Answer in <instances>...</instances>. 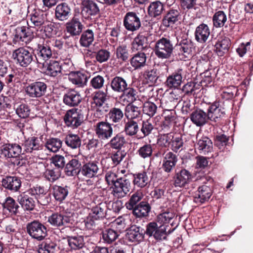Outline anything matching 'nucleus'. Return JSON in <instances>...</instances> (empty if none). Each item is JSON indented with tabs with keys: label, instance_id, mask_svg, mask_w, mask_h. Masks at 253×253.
I'll use <instances>...</instances> for the list:
<instances>
[{
	"label": "nucleus",
	"instance_id": "obj_29",
	"mask_svg": "<svg viewBox=\"0 0 253 253\" xmlns=\"http://www.w3.org/2000/svg\"><path fill=\"white\" fill-rule=\"evenodd\" d=\"M151 209V207L150 204L147 201H142L131 210L132 214L136 218L141 219L149 216Z\"/></svg>",
	"mask_w": 253,
	"mask_h": 253
},
{
	"label": "nucleus",
	"instance_id": "obj_31",
	"mask_svg": "<svg viewBox=\"0 0 253 253\" xmlns=\"http://www.w3.org/2000/svg\"><path fill=\"white\" fill-rule=\"evenodd\" d=\"M210 34L209 26L206 24L202 23L196 28L194 33L195 40L200 43H204L208 40Z\"/></svg>",
	"mask_w": 253,
	"mask_h": 253
},
{
	"label": "nucleus",
	"instance_id": "obj_52",
	"mask_svg": "<svg viewBox=\"0 0 253 253\" xmlns=\"http://www.w3.org/2000/svg\"><path fill=\"white\" fill-rule=\"evenodd\" d=\"M65 143L68 147L76 149L80 148L82 140L79 135L69 133L65 138Z\"/></svg>",
	"mask_w": 253,
	"mask_h": 253
},
{
	"label": "nucleus",
	"instance_id": "obj_44",
	"mask_svg": "<svg viewBox=\"0 0 253 253\" xmlns=\"http://www.w3.org/2000/svg\"><path fill=\"white\" fill-rule=\"evenodd\" d=\"M197 148L200 153L206 155L212 151V142L208 137L203 136L198 141Z\"/></svg>",
	"mask_w": 253,
	"mask_h": 253
},
{
	"label": "nucleus",
	"instance_id": "obj_43",
	"mask_svg": "<svg viewBox=\"0 0 253 253\" xmlns=\"http://www.w3.org/2000/svg\"><path fill=\"white\" fill-rule=\"evenodd\" d=\"M147 58L144 52H138L130 58V64L135 70L141 69L146 65Z\"/></svg>",
	"mask_w": 253,
	"mask_h": 253
},
{
	"label": "nucleus",
	"instance_id": "obj_9",
	"mask_svg": "<svg viewBox=\"0 0 253 253\" xmlns=\"http://www.w3.org/2000/svg\"><path fill=\"white\" fill-rule=\"evenodd\" d=\"M66 125L73 128H77L84 121V115L81 109L72 108L68 110L64 116Z\"/></svg>",
	"mask_w": 253,
	"mask_h": 253
},
{
	"label": "nucleus",
	"instance_id": "obj_4",
	"mask_svg": "<svg viewBox=\"0 0 253 253\" xmlns=\"http://www.w3.org/2000/svg\"><path fill=\"white\" fill-rule=\"evenodd\" d=\"M34 51L35 52L34 53L35 60L38 68L44 67L45 63L49 60L52 56L51 47L47 42L39 43L35 47Z\"/></svg>",
	"mask_w": 253,
	"mask_h": 253
},
{
	"label": "nucleus",
	"instance_id": "obj_3",
	"mask_svg": "<svg viewBox=\"0 0 253 253\" xmlns=\"http://www.w3.org/2000/svg\"><path fill=\"white\" fill-rule=\"evenodd\" d=\"M168 225H158L155 221L147 223L144 230V234L149 238H153L157 242H162L167 239V236L170 233L167 231Z\"/></svg>",
	"mask_w": 253,
	"mask_h": 253
},
{
	"label": "nucleus",
	"instance_id": "obj_45",
	"mask_svg": "<svg viewBox=\"0 0 253 253\" xmlns=\"http://www.w3.org/2000/svg\"><path fill=\"white\" fill-rule=\"evenodd\" d=\"M68 245L71 250L83 249L85 247L84 237L83 236H72L67 237Z\"/></svg>",
	"mask_w": 253,
	"mask_h": 253
},
{
	"label": "nucleus",
	"instance_id": "obj_61",
	"mask_svg": "<svg viewBox=\"0 0 253 253\" xmlns=\"http://www.w3.org/2000/svg\"><path fill=\"white\" fill-rule=\"evenodd\" d=\"M62 140L58 138H51L48 139L45 144L46 148L51 152H57L61 148Z\"/></svg>",
	"mask_w": 253,
	"mask_h": 253
},
{
	"label": "nucleus",
	"instance_id": "obj_12",
	"mask_svg": "<svg viewBox=\"0 0 253 253\" xmlns=\"http://www.w3.org/2000/svg\"><path fill=\"white\" fill-rule=\"evenodd\" d=\"M192 178L191 173L185 169L176 170L171 180L172 184L177 188H183L189 183Z\"/></svg>",
	"mask_w": 253,
	"mask_h": 253
},
{
	"label": "nucleus",
	"instance_id": "obj_18",
	"mask_svg": "<svg viewBox=\"0 0 253 253\" xmlns=\"http://www.w3.org/2000/svg\"><path fill=\"white\" fill-rule=\"evenodd\" d=\"M15 32V35L13 40V42L14 43L20 41L27 42L31 41L34 37L33 32L31 31V29L26 26L17 27Z\"/></svg>",
	"mask_w": 253,
	"mask_h": 253
},
{
	"label": "nucleus",
	"instance_id": "obj_36",
	"mask_svg": "<svg viewBox=\"0 0 253 253\" xmlns=\"http://www.w3.org/2000/svg\"><path fill=\"white\" fill-rule=\"evenodd\" d=\"M30 16L31 21L35 27H40L47 21L46 14L40 9H34Z\"/></svg>",
	"mask_w": 253,
	"mask_h": 253
},
{
	"label": "nucleus",
	"instance_id": "obj_32",
	"mask_svg": "<svg viewBox=\"0 0 253 253\" xmlns=\"http://www.w3.org/2000/svg\"><path fill=\"white\" fill-rule=\"evenodd\" d=\"M183 70L178 69L169 75L166 81V85L169 88H178L182 82Z\"/></svg>",
	"mask_w": 253,
	"mask_h": 253
},
{
	"label": "nucleus",
	"instance_id": "obj_7",
	"mask_svg": "<svg viewBox=\"0 0 253 253\" xmlns=\"http://www.w3.org/2000/svg\"><path fill=\"white\" fill-rule=\"evenodd\" d=\"M0 155L1 157L7 159L17 158L24 155V152L20 143L8 142L0 146Z\"/></svg>",
	"mask_w": 253,
	"mask_h": 253
},
{
	"label": "nucleus",
	"instance_id": "obj_48",
	"mask_svg": "<svg viewBox=\"0 0 253 253\" xmlns=\"http://www.w3.org/2000/svg\"><path fill=\"white\" fill-rule=\"evenodd\" d=\"M24 154L25 153H31L33 150H38L41 149L40 140L37 137H32L26 140L24 144Z\"/></svg>",
	"mask_w": 253,
	"mask_h": 253
},
{
	"label": "nucleus",
	"instance_id": "obj_2",
	"mask_svg": "<svg viewBox=\"0 0 253 253\" xmlns=\"http://www.w3.org/2000/svg\"><path fill=\"white\" fill-rule=\"evenodd\" d=\"M12 58L17 65L23 68L36 64L34 53L25 47L14 50Z\"/></svg>",
	"mask_w": 253,
	"mask_h": 253
},
{
	"label": "nucleus",
	"instance_id": "obj_26",
	"mask_svg": "<svg viewBox=\"0 0 253 253\" xmlns=\"http://www.w3.org/2000/svg\"><path fill=\"white\" fill-rule=\"evenodd\" d=\"M180 12L179 8H171L169 9L162 20L163 25L166 27H172L180 18Z\"/></svg>",
	"mask_w": 253,
	"mask_h": 253
},
{
	"label": "nucleus",
	"instance_id": "obj_19",
	"mask_svg": "<svg viewBox=\"0 0 253 253\" xmlns=\"http://www.w3.org/2000/svg\"><path fill=\"white\" fill-rule=\"evenodd\" d=\"M190 119L193 124L200 127L209 122L207 111L205 112L201 109L193 110L190 114Z\"/></svg>",
	"mask_w": 253,
	"mask_h": 253
},
{
	"label": "nucleus",
	"instance_id": "obj_42",
	"mask_svg": "<svg viewBox=\"0 0 253 253\" xmlns=\"http://www.w3.org/2000/svg\"><path fill=\"white\" fill-rule=\"evenodd\" d=\"M138 97L137 90L133 87H129V85L120 93L119 99L123 102H126L131 104L134 102Z\"/></svg>",
	"mask_w": 253,
	"mask_h": 253
},
{
	"label": "nucleus",
	"instance_id": "obj_11",
	"mask_svg": "<svg viewBox=\"0 0 253 253\" xmlns=\"http://www.w3.org/2000/svg\"><path fill=\"white\" fill-rule=\"evenodd\" d=\"M113 125L107 121L98 122L95 126V132L98 138L102 141H108L113 134Z\"/></svg>",
	"mask_w": 253,
	"mask_h": 253
},
{
	"label": "nucleus",
	"instance_id": "obj_15",
	"mask_svg": "<svg viewBox=\"0 0 253 253\" xmlns=\"http://www.w3.org/2000/svg\"><path fill=\"white\" fill-rule=\"evenodd\" d=\"M72 16L71 4L62 2L58 4L55 7L54 17L56 20L64 22L68 20Z\"/></svg>",
	"mask_w": 253,
	"mask_h": 253
},
{
	"label": "nucleus",
	"instance_id": "obj_55",
	"mask_svg": "<svg viewBox=\"0 0 253 253\" xmlns=\"http://www.w3.org/2000/svg\"><path fill=\"white\" fill-rule=\"evenodd\" d=\"M126 156V153L124 151L118 150L115 153L112 154L109 158H107L104 160L105 163H110L112 162L111 165H108L107 168L114 167L118 165L123 160Z\"/></svg>",
	"mask_w": 253,
	"mask_h": 253
},
{
	"label": "nucleus",
	"instance_id": "obj_8",
	"mask_svg": "<svg viewBox=\"0 0 253 253\" xmlns=\"http://www.w3.org/2000/svg\"><path fill=\"white\" fill-rule=\"evenodd\" d=\"M123 22L125 29L132 33L138 31L142 25L139 14L135 11L127 12Z\"/></svg>",
	"mask_w": 253,
	"mask_h": 253
},
{
	"label": "nucleus",
	"instance_id": "obj_33",
	"mask_svg": "<svg viewBox=\"0 0 253 253\" xmlns=\"http://www.w3.org/2000/svg\"><path fill=\"white\" fill-rule=\"evenodd\" d=\"M124 117L122 109L116 107L111 108L106 115V121L113 125L114 124L120 123Z\"/></svg>",
	"mask_w": 253,
	"mask_h": 253
},
{
	"label": "nucleus",
	"instance_id": "obj_24",
	"mask_svg": "<svg viewBox=\"0 0 253 253\" xmlns=\"http://www.w3.org/2000/svg\"><path fill=\"white\" fill-rule=\"evenodd\" d=\"M81 163L77 157L72 158L67 161L64 172L68 176H74L80 174L81 169Z\"/></svg>",
	"mask_w": 253,
	"mask_h": 253
},
{
	"label": "nucleus",
	"instance_id": "obj_51",
	"mask_svg": "<svg viewBox=\"0 0 253 253\" xmlns=\"http://www.w3.org/2000/svg\"><path fill=\"white\" fill-rule=\"evenodd\" d=\"M56 244L49 239H46L38 246L39 253H55Z\"/></svg>",
	"mask_w": 253,
	"mask_h": 253
},
{
	"label": "nucleus",
	"instance_id": "obj_47",
	"mask_svg": "<svg viewBox=\"0 0 253 253\" xmlns=\"http://www.w3.org/2000/svg\"><path fill=\"white\" fill-rule=\"evenodd\" d=\"M62 65L58 61L50 60L44 71L45 74L49 76L55 77L61 72Z\"/></svg>",
	"mask_w": 253,
	"mask_h": 253
},
{
	"label": "nucleus",
	"instance_id": "obj_30",
	"mask_svg": "<svg viewBox=\"0 0 253 253\" xmlns=\"http://www.w3.org/2000/svg\"><path fill=\"white\" fill-rule=\"evenodd\" d=\"M108 84L113 92L120 94L128 85L125 78L118 76L112 78Z\"/></svg>",
	"mask_w": 253,
	"mask_h": 253
},
{
	"label": "nucleus",
	"instance_id": "obj_1",
	"mask_svg": "<svg viewBox=\"0 0 253 253\" xmlns=\"http://www.w3.org/2000/svg\"><path fill=\"white\" fill-rule=\"evenodd\" d=\"M178 43V40L175 35L163 37L155 42V54L160 59H169L173 54Z\"/></svg>",
	"mask_w": 253,
	"mask_h": 253
},
{
	"label": "nucleus",
	"instance_id": "obj_57",
	"mask_svg": "<svg viewBox=\"0 0 253 253\" xmlns=\"http://www.w3.org/2000/svg\"><path fill=\"white\" fill-rule=\"evenodd\" d=\"M116 57L119 61L127 62L130 58L129 50L125 45H119L116 49Z\"/></svg>",
	"mask_w": 253,
	"mask_h": 253
},
{
	"label": "nucleus",
	"instance_id": "obj_28",
	"mask_svg": "<svg viewBox=\"0 0 253 253\" xmlns=\"http://www.w3.org/2000/svg\"><path fill=\"white\" fill-rule=\"evenodd\" d=\"M150 172L143 170L133 174V184L135 186L143 188L149 184L151 177H149Z\"/></svg>",
	"mask_w": 253,
	"mask_h": 253
},
{
	"label": "nucleus",
	"instance_id": "obj_56",
	"mask_svg": "<svg viewBox=\"0 0 253 253\" xmlns=\"http://www.w3.org/2000/svg\"><path fill=\"white\" fill-rule=\"evenodd\" d=\"M94 41V33L92 30L87 29L84 31L81 35L80 39V43L83 47H89Z\"/></svg>",
	"mask_w": 253,
	"mask_h": 253
},
{
	"label": "nucleus",
	"instance_id": "obj_54",
	"mask_svg": "<svg viewBox=\"0 0 253 253\" xmlns=\"http://www.w3.org/2000/svg\"><path fill=\"white\" fill-rule=\"evenodd\" d=\"M2 207L8 211L12 214L16 215L20 213L19 206L15 200L10 197L6 198L5 202L2 204Z\"/></svg>",
	"mask_w": 253,
	"mask_h": 253
},
{
	"label": "nucleus",
	"instance_id": "obj_20",
	"mask_svg": "<svg viewBox=\"0 0 253 253\" xmlns=\"http://www.w3.org/2000/svg\"><path fill=\"white\" fill-rule=\"evenodd\" d=\"M83 27L84 25L79 18L75 15L65 24L66 32L73 37L79 36L82 32Z\"/></svg>",
	"mask_w": 253,
	"mask_h": 253
},
{
	"label": "nucleus",
	"instance_id": "obj_49",
	"mask_svg": "<svg viewBox=\"0 0 253 253\" xmlns=\"http://www.w3.org/2000/svg\"><path fill=\"white\" fill-rule=\"evenodd\" d=\"M139 128L137 122L128 119L126 122H125L123 131L126 136L132 137L137 134Z\"/></svg>",
	"mask_w": 253,
	"mask_h": 253
},
{
	"label": "nucleus",
	"instance_id": "obj_39",
	"mask_svg": "<svg viewBox=\"0 0 253 253\" xmlns=\"http://www.w3.org/2000/svg\"><path fill=\"white\" fill-rule=\"evenodd\" d=\"M120 232L113 228H106L101 232V240L105 244L110 245L114 243L120 236Z\"/></svg>",
	"mask_w": 253,
	"mask_h": 253
},
{
	"label": "nucleus",
	"instance_id": "obj_59",
	"mask_svg": "<svg viewBox=\"0 0 253 253\" xmlns=\"http://www.w3.org/2000/svg\"><path fill=\"white\" fill-rule=\"evenodd\" d=\"M69 80L74 84L78 86H83L86 84L87 81V76L86 74L77 72L69 77Z\"/></svg>",
	"mask_w": 253,
	"mask_h": 253
},
{
	"label": "nucleus",
	"instance_id": "obj_35",
	"mask_svg": "<svg viewBox=\"0 0 253 253\" xmlns=\"http://www.w3.org/2000/svg\"><path fill=\"white\" fill-rule=\"evenodd\" d=\"M52 195L56 201L62 202L69 194L70 187L67 185H54L52 187Z\"/></svg>",
	"mask_w": 253,
	"mask_h": 253
},
{
	"label": "nucleus",
	"instance_id": "obj_5",
	"mask_svg": "<svg viewBox=\"0 0 253 253\" xmlns=\"http://www.w3.org/2000/svg\"><path fill=\"white\" fill-rule=\"evenodd\" d=\"M47 89V82L42 79L29 84L25 88L26 94L32 98H39L45 95Z\"/></svg>",
	"mask_w": 253,
	"mask_h": 253
},
{
	"label": "nucleus",
	"instance_id": "obj_63",
	"mask_svg": "<svg viewBox=\"0 0 253 253\" xmlns=\"http://www.w3.org/2000/svg\"><path fill=\"white\" fill-rule=\"evenodd\" d=\"M226 20V15L223 11L216 12L212 17L213 24L216 28L223 27Z\"/></svg>",
	"mask_w": 253,
	"mask_h": 253
},
{
	"label": "nucleus",
	"instance_id": "obj_37",
	"mask_svg": "<svg viewBox=\"0 0 253 253\" xmlns=\"http://www.w3.org/2000/svg\"><path fill=\"white\" fill-rule=\"evenodd\" d=\"M148 38L147 36L141 34H138L131 42L132 50L141 52L146 49L149 44Z\"/></svg>",
	"mask_w": 253,
	"mask_h": 253
},
{
	"label": "nucleus",
	"instance_id": "obj_62",
	"mask_svg": "<svg viewBox=\"0 0 253 253\" xmlns=\"http://www.w3.org/2000/svg\"><path fill=\"white\" fill-rule=\"evenodd\" d=\"M126 112L125 115L127 119H132L133 120L138 118L141 114L140 108L131 104V103L126 106Z\"/></svg>",
	"mask_w": 253,
	"mask_h": 253
},
{
	"label": "nucleus",
	"instance_id": "obj_46",
	"mask_svg": "<svg viewBox=\"0 0 253 253\" xmlns=\"http://www.w3.org/2000/svg\"><path fill=\"white\" fill-rule=\"evenodd\" d=\"M126 143L125 136L121 133H118L110 139L107 145L113 149L120 150Z\"/></svg>",
	"mask_w": 253,
	"mask_h": 253
},
{
	"label": "nucleus",
	"instance_id": "obj_17",
	"mask_svg": "<svg viewBox=\"0 0 253 253\" xmlns=\"http://www.w3.org/2000/svg\"><path fill=\"white\" fill-rule=\"evenodd\" d=\"M212 194L210 186L203 185L199 186L193 195V201L197 204H202L208 202Z\"/></svg>",
	"mask_w": 253,
	"mask_h": 253
},
{
	"label": "nucleus",
	"instance_id": "obj_23",
	"mask_svg": "<svg viewBox=\"0 0 253 253\" xmlns=\"http://www.w3.org/2000/svg\"><path fill=\"white\" fill-rule=\"evenodd\" d=\"M73 219L67 215L59 213L52 214L48 217L47 221L53 226L59 227L66 226L68 224L72 223Z\"/></svg>",
	"mask_w": 253,
	"mask_h": 253
},
{
	"label": "nucleus",
	"instance_id": "obj_40",
	"mask_svg": "<svg viewBox=\"0 0 253 253\" xmlns=\"http://www.w3.org/2000/svg\"><path fill=\"white\" fill-rule=\"evenodd\" d=\"M107 209L106 203H100L92 208L89 215L95 220L102 219L106 217Z\"/></svg>",
	"mask_w": 253,
	"mask_h": 253
},
{
	"label": "nucleus",
	"instance_id": "obj_50",
	"mask_svg": "<svg viewBox=\"0 0 253 253\" xmlns=\"http://www.w3.org/2000/svg\"><path fill=\"white\" fill-rule=\"evenodd\" d=\"M175 116L174 113L170 112V114L165 117V120L161 123V131L165 133H170L175 123Z\"/></svg>",
	"mask_w": 253,
	"mask_h": 253
},
{
	"label": "nucleus",
	"instance_id": "obj_25",
	"mask_svg": "<svg viewBox=\"0 0 253 253\" xmlns=\"http://www.w3.org/2000/svg\"><path fill=\"white\" fill-rule=\"evenodd\" d=\"M82 98L80 93L74 90L71 89L64 94L63 101L65 104L70 107L78 106L82 101Z\"/></svg>",
	"mask_w": 253,
	"mask_h": 253
},
{
	"label": "nucleus",
	"instance_id": "obj_41",
	"mask_svg": "<svg viewBox=\"0 0 253 253\" xmlns=\"http://www.w3.org/2000/svg\"><path fill=\"white\" fill-rule=\"evenodd\" d=\"M231 45L230 40L227 37L219 39L215 44V51L218 56L227 53Z\"/></svg>",
	"mask_w": 253,
	"mask_h": 253
},
{
	"label": "nucleus",
	"instance_id": "obj_53",
	"mask_svg": "<svg viewBox=\"0 0 253 253\" xmlns=\"http://www.w3.org/2000/svg\"><path fill=\"white\" fill-rule=\"evenodd\" d=\"M185 142L186 138L184 136L179 134L174 135L172 134L170 148L176 153L179 150L183 149Z\"/></svg>",
	"mask_w": 253,
	"mask_h": 253
},
{
	"label": "nucleus",
	"instance_id": "obj_6",
	"mask_svg": "<svg viewBox=\"0 0 253 253\" xmlns=\"http://www.w3.org/2000/svg\"><path fill=\"white\" fill-rule=\"evenodd\" d=\"M27 232L32 238L42 241L47 236V228L39 220H35L28 223L26 226Z\"/></svg>",
	"mask_w": 253,
	"mask_h": 253
},
{
	"label": "nucleus",
	"instance_id": "obj_21",
	"mask_svg": "<svg viewBox=\"0 0 253 253\" xmlns=\"http://www.w3.org/2000/svg\"><path fill=\"white\" fill-rule=\"evenodd\" d=\"M179 54H181L185 58H189L192 56V52L195 49L194 42L189 38H182L178 41Z\"/></svg>",
	"mask_w": 253,
	"mask_h": 253
},
{
	"label": "nucleus",
	"instance_id": "obj_10",
	"mask_svg": "<svg viewBox=\"0 0 253 253\" xmlns=\"http://www.w3.org/2000/svg\"><path fill=\"white\" fill-rule=\"evenodd\" d=\"M131 187L129 179L125 176L119 177V179L113 187L112 194L117 198H122L126 197L129 192Z\"/></svg>",
	"mask_w": 253,
	"mask_h": 253
},
{
	"label": "nucleus",
	"instance_id": "obj_13",
	"mask_svg": "<svg viewBox=\"0 0 253 253\" xmlns=\"http://www.w3.org/2000/svg\"><path fill=\"white\" fill-rule=\"evenodd\" d=\"M99 1L93 0H84L82 2L81 11L82 16L86 19H91V16H95L100 12Z\"/></svg>",
	"mask_w": 253,
	"mask_h": 253
},
{
	"label": "nucleus",
	"instance_id": "obj_14",
	"mask_svg": "<svg viewBox=\"0 0 253 253\" xmlns=\"http://www.w3.org/2000/svg\"><path fill=\"white\" fill-rule=\"evenodd\" d=\"M207 113L209 120L215 123L219 122L225 116L224 108L218 101H215L209 105Z\"/></svg>",
	"mask_w": 253,
	"mask_h": 253
},
{
	"label": "nucleus",
	"instance_id": "obj_16",
	"mask_svg": "<svg viewBox=\"0 0 253 253\" xmlns=\"http://www.w3.org/2000/svg\"><path fill=\"white\" fill-rule=\"evenodd\" d=\"M99 163L97 161H89L83 164L80 174L86 178L96 177L99 175Z\"/></svg>",
	"mask_w": 253,
	"mask_h": 253
},
{
	"label": "nucleus",
	"instance_id": "obj_38",
	"mask_svg": "<svg viewBox=\"0 0 253 253\" xmlns=\"http://www.w3.org/2000/svg\"><path fill=\"white\" fill-rule=\"evenodd\" d=\"M17 200L24 211H32L36 206L35 201L26 193H22L17 197Z\"/></svg>",
	"mask_w": 253,
	"mask_h": 253
},
{
	"label": "nucleus",
	"instance_id": "obj_22",
	"mask_svg": "<svg viewBox=\"0 0 253 253\" xmlns=\"http://www.w3.org/2000/svg\"><path fill=\"white\" fill-rule=\"evenodd\" d=\"M144 230L140 226H131L127 230L125 240L130 243H135L141 241L144 238Z\"/></svg>",
	"mask_w": 253,
	"mask_h": 253
},
{
	"label": "nucleus",
	"instance_id": "obj_60",
	"mask_svg": "<svg viewBox=\"0 0 253 253\" xmlns=\"http://www.w3.org/2000/svg\"><path fill=\"white\" fill-rule=\"evenodd\" d=\"M175 213L171 211H166L159 214L157 217V221L162 225H167L170 223L171 226L173 225V218L175 217Z\"/></svg>",
	"mask_w": 253,
	"mask_h": 253
},
{
	"label": "nucleus",
	"instance_id": "obj_58",
	"mask_svg": "<svg viewBox=\"0 0 253 253\" xmlns=\"http://www.w3.org/2000/svg\"><path fill=\"white\" fill-rule=\"evenodd\" d=\"M143 198V194L142 192L136 191L133 193L129 198V200L126 203V207L128 210L134 209L141 202V200Z\"/></svg>",
	"mask_w": 253,
	"mask_h": 253
},
{
	"label": "nucleus",
	"instance_id": "obj_64",
	"mask_svg": "<svg viewBox=\"0 0 253 253\" xmlns=\"http://www.w3.org/2000/svg\"><path fill=\"white\" fill-rule=\"evenodd\" d=\"M107 99V90L106 92L102 90L95 91L92 95L93 102L98 107H102Z\"/></svg>",
	"mask_w": 253,
	"mask_h": 253
},
{
	"label": "nucleus",
	"instance_id": "obj_27",
	"mask_svg": "<svg viewBox=\"0 0 253 253\" xmlns=\"http://www.w3.org/2000/svg\"><path fill=\"white\" fill-rule=\"evenodd\" d=\"M21 178L16 176H7L1 181L2 186L13 192L18 191L21 186Z\"/></svg>",
	"mask_w": 253,
	"mask_h": 253
},
{
	"label": "nucleus",
	"instance_id": "obj_34",
	"mask_svg": "<svg viewBox=\"0 0 253 253\" xmlns=\"http://www.w3.org/2000/svg\"><path fill=\"white\" fill-rule=\"evenodd\" d=\"M164 10V5L159 0L152 2L147 8L148 14L152 18L159 19Z\"/></svg>",
	"mask_w": 253,
	"mask_h": 253
}]
</instances>
